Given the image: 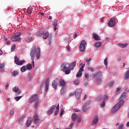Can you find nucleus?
I'll list each match as a JSON object with an SVG mask.
<instances>
[{
	"label": "nucleus",
	"instance_id": "obj_52",
	"mask_svg": "<svg viewBox=\"0 0 129 129\" xmlns=\"http://www.w3.org/2000/svg\"><path fill=\"white\" fill-rule=\"evenodd\" d=\"M121 90V88H117L116 90V93H117L118 91H120Z\"/></svg>",
	"mask_w": 129,
	"mask_h": 129
},
{
	"label": "nucleus",
	"instance_id": "obj_57",
	"mask_svg": "<svg viewBox=\"0 0 129 129\" xmlns=\"http://www.w3.org/2000/svg\"><path fill=\"white\" fill-rule=\"evenodd\" d=\"M38 104H39V102L37 101L36 103H35V107H37V106H38Z\"/></svg>",
	"mask_w": 129,
	"mask_h": 129
},
{
	"label": "nucleus",
	"instance_id": "obj_1",
	"mask_svg": "<svg viewBox=\"0 0 129 129\" xmlns=\"http://www.w3.org/2000/svg\"><path fill=\"white\" fill-rule=\"evenodd\" d=\"M30 52V57L31 58V60L32 61V64L34 65L35 64V54H36V58L37 59H40V57H41V49L39 47H38L36 49V46H33L31 49Z\"/></svg>",
	"mask_w": 129,
	"mask_h": 129
},
{
	"label": "nucleus",
	"instance_id": "obj_4",
	"mask_svg": "<svg viewBox=\"0 0 129 129\" xmlns=\"http://www.w3.org/2000/svg\"><path fill=\"white\" fill-rule=\"evenodd\" d=\"M84 67H85V64H83L81 67L80 68L79 72L77 73V75H76V77L79 78V77H81V76H82V72H83V71H84Z\"/></svg>",
	"mask_w": 129,
	"mask_h": 129
},
{
	"label": "nucleus",
	"instance_id": "obj_44",
	"mask_svg": "<svg viewBox=\"0 0 129 129\" xmlns=\"http://www.w3.org/2000/svg\"><path fill=\"white\" fill-rule=\"evenodd\" d=\"M5 42L7 44V45H10L11 44V41L8 40L7 38H5Z\"/></svg>",
	"mask_w": 129,
	"mask_h": 129
},
{
	"label": "nucleus",
	"instance_id": "obj_41",
	"mask_svg": "<svg viewBox=\"0 0 129 129\" xmlns=\"http://www.w3.org/2000/svg\"><path fill=\"white\" fill-rule=\"evenodd\" d=\"M107 99H108V96L107 95H105L104 97L103 101L105 102Z\"/></svg>",
	"mask_w": 129,
	"mask_h": 129
},
{
	"label": "nucleus",
	"instance_id": "obj_55",
	"mask_svg": "<svg viewBox=\"0 0 129 129\" xmlns=\"http://www.w3.org/2000/svg\"><path fill=\"white\" fill-rule=\"evenodd\" d=\"M90 61H91V58H89V59L87 58V59H86V62L87 63H88L89 62H90Z\"/></svg>",
	"mask_w": 129,
	"mask_h": 129
},
{
	"label": "nucleus",
	"instance_id": "obj_27",
	"mask_svg": "<svg viewBox=\"0 0 129 129\" xmlns=\"http://www.w3.org/2000/svg\"><path fill=\"white\" fill-rule=\"evenodd\" d=\"M17 75H19V71H14L12 73V76L16 77Z\"/></svg>",
	"mask_w": 129,
	"mask_h": 129
},
{
	"label": "nucleus",
	"instance_id": "obj_33",
	"mask_svg": "<svg viewBox=\"0 0 129 129\" xmlns=\"http://www.w3.org/2000/svg\"><path fill=\"white\" fill-rule=\"evenodd\" d=\"M13 91L14 92H18L19 91V87L18 86H15L13 89Z\"/></svg>",
	"mask_w": 129,
	"mask_h": 129
},
{
	"label": "nucleus",
	"instance_id": "obj_50",
	"mask_svg": "<svg viewBox=\"0 0 129 129\" xmlns=\"http://www.w3.org/2000/svg\"><path fill=\"white\" fill-rule=\"evenodd\" d=\"M113 83H114L113 81H112L109 83L108 86H112V85H113Z\"/></svg>",
	"mask_w": 129,
	"mask_h": 129
},
{
	"label": "nucleus",
	"instance_id": "obj_30",
	"mask_svg": "<svg viewBox=\"0 0 129 129\" xmlns=\"http://www.w3.org/2000/svg\"><path fill=\"white\" fill-rule=\"evenodd\" d=\"M21 72H25V71H27V66H23L21 68Z\"/></svg>",
	"mask_w": 129,
	"mask_h": 129
},
{
	"label": "nucleus",
	"instance_id": "obj_12",
	"mask_svg": "<svg viewBox=\"0 0 129 129\" xmlns=\"http://www.w3.org/2000/svg\"><path fill=\"white\" fill-rule=\"evenodd\" d=\"M49 36L52 37V34L49 33V32L47 31L46 33L43 34V39L46 40V39H48L49 38Z\"/></svg>",
	"mask_w": 129,
	"mask_h": 129
},
{
	"label": "nucleus",
	"instance_id": "obj_38",
	"mask_svg": "<svg viewBox=\"0 0 129 129\" xmlns=\"http://www.w3.org/2000/svg\"><path fill=\"white\" fill-rule=\"evenodd\" d=\"M15 50H16V45L15 44H13V46L11 48V51L12 52H14V51H15Z\"/></svg>",
	"mask_w": 129,
	"mask_h": 129
},
{
	"label": "nucleus",
	"instance_id": "obj_17",
	"mask_svg": "<svg viewBox=\"0 0 129 129\" xmlns=\"http://www.w3.org/2000/svg\"><path fill=\"white\" fill-rule=\"evenodd\" d=\"M117 46L120 48H125L127 47V43H117Z\"/></svg>",
	"mask_w": 129,
	"mask_h": 129
},
{
	"label": "nucleus",
	"instance_id": "obj_20",
	"mask_svg": "<svg viewBox=\"0 0 129 129\" xmlns=\"http://www.w3.org/2000/svg\"><path fill=\"white\" fill-rule=\"evenodd\" d=\"M60 94H65L66 93V87H62L60 91Z\"/></svg>",
	"mask_w": 129,
	"mask_h": 129
},
{
	"label": "nucleus",
	"instance_id": "obj_28",
	"mask_svg": "<svg viewBox=\"0 0 129 129\" xmlns=\"http://www.w3.org/2000/svg\"><path fill=\"white\" fill-rule=\"evenodd\" d=\"M33 68V65L31 63H29L27 65L26 69L27 70H31Z\"/></svg>",
	"mask_w": 129,
	"mask_h": 129
},
{
	"label": "nucleus",
	"instance_id": "obj_42",
	"mask_svg": "<svg viewBox=\"0 0 129 129\" xmlns=\"http://www.w3.org/2000/svg\"><path fill=\"white\" fill-rule=\"evenodd\" d=\"M15 62L16 63V64L17 63V62H19V61L20 60V59H19V58H18V56H15Z\"/></svg>",
	"mask_w": 129,
	"mask_h": 129
},
{
	"label": "nucleus",
	"instance_id": "obj_9",
	"mask_svg": "<svg viewBox=\"0 0 129 129\" xmlns=\"http://www.w3.org/2000/svg\"><path fill=\"white\" fill-rule=\"evenodd\" d=\"M59 81V79L58 78L55 79L54 81L52 82V86L54 89H57V86H58V83Z\"/></svg>",
	"mask_w": 129,
	"mask_h": 129
},
{
	"label": "nucleus",
	"instance_id": "obj_62",
	"mask_svg": "<svg viewBox=\"0 0 129 129\" xmlns=\"http://www.w3.org/2000/svg\"><path fill=\"white\" fill-rule=\"evenodd\" d=\"M70 128L72 129V127H73V123L70 124Z\"/></svg>",
	"mask_w": 129,
	"mask_h": 129
},
{
	"label": "nucleus",
	"instance_id": "obj_43",
	"mask_svg": "<svg viewBox=\"0 0 129 129\" xmlns=\"http://www.w3.org/2000/svg\"><path fill=\"white\" fill-rule=\"evenodd\" d=\"M64 109L63 108H62L61 109V111H60V116H61V115H63V113H64Z\"/></svg>",
	"mask_w": 129,
	"mask_h": 129
},
{
	"label": "nucleus",
	"instance_id": "obj_22",
	"mask_svg": "<svg viewBox=\"0 0 129 129\" xmlns=\"http://www.w3.org/2000/svg\"><path fill=\"white\" fill-rule=\"evenodd\" d=\"M124 76V79L125 80H127L129 78V71H127Z\"/></svg>",
	"mask_w": 129,
	"mask_h": 129
},
{
	"label": "nucleus",
	"instance_id": "obj_14",
	"mask_svg": "<svg viewBox=\"0 0 129 129\" xmlns=\"http://www.w3.org/2000/svg\"><path fill=\"white\" fill-rule=\"evenodd\" d=\"M56 108V105H53L51 106L50 109L48 110V114H52V112H54V110Z\"/></svg>",
	"mask_w": 129,
	"mask_h": 129
},
{
	"label": "nucleus",
	"instance_id": "obj_3",
	"mask_svg": "<svg viewBox=\"0 0 129 129\" xmlns=\"http://www.w3.org/2000/svg\"><path fill=\"white\" fill-rule=\"evenodd\" d=\"M22 35V33L17 32L16 33H14L13 35L11 40L13 42H17L18 41H20L21 40V37L20 36Z\"/></svg>",
	"mask_w": 129,
	"mask_h": 129
},
{
	"label": "nucleus",
	"instance_id": "obj_48",
	"mask_svg": "<svg viewBox=\"0 0 129 129\" xmlns=\"http://www.w3.org/2000/svg\"><path fill=\"white\" fill-rule=\"evenodd\" d=\"M59 109H55V115H57V114H58V112H59Z\"/></svg>",
	"mask_w": 129,
	"mask_h": 129
},
{
	"label": "nucleus",
	"instance_id": "obj_8",
	"mask_svg": "<svg viewBox=\"0 0 129 129\" xmlns=\"http://www.w3.org/2000/svg\"><path fill=\"white\" fill-rule=\"evenodd\" d=\"M115 25V18H111L109 21L108 26L110 27H114Z\"/></svg>",
	"mask_w": 129,
	"mask_h": 129
},
{
	"label": "nucleus",
	"instance_id": "obj_15",
	"mask_svg": "<svg viewBox=\"0 0 129 129\" xmlns=\"http://www.w3.org/2000/svg\"><path fill=\"white\" fill-rule=\"evenodd\" d=\"M37 97H38V95L37 94H34L29 99L30 102H33V101H35V100L37 99Z\"/></svg>",
	"mask_w": 129,
	"mask_h": 129
},
{
	"label": "nucleus",
	"instance_id": "obj_18",
	"mask_svg": "<svg viewBox=\"0 0 129 129\" xmlns=\"http://www.w3.org/2000/svg\"><path fill=\"white\" fill-rule=\"evenodd\" d=\"M97 121H98V116L96 115L92 121V124H96L97 123Z\"/></svg>",
	"mask_w": 129,
	"mask_h": 129
},
{
	"label": "nucleus",
	"instance_id": "obj_19",
	"mask_svg": "<svg viewBox=\"0 0 129 129\" xmlns=\"http://www.w3.org/2000/svg\"><path fill=\"white\" fill-rule=\"evenodd\" d=\"M32 120H33V119L32 118H28L27 122L26 123V126H27V127H29V126L31 125V123H32Z\"/></svg>",
	"mask_w": 129,
	"mask_h": 129
},
{
	"label": "nucleus",
	"instance_id": "obj_49",
	"mask_svg": "<svg viewBox=\"0 0 129 129\" xmlns=\"http://www.w3.org/2000/svg\"><path fill=\"white\" fill-rule=\"evenodd\" d=\"M88 70H89V71H90L91 72H93L94 71V70L93 69V68L91 67L89 68Z\"/></svg>",
	"mask_w": 129,
	"mask_h": 129
},
{
	"label": "nucleus",
	"instance_id": "obj_46",
	"mask_svg": "<svg viewBox=\"0 0 129 129\" xmlns=\"http://www.w3.org/2000/svg\"><path fill=\"white\" fill-rule=\"evenodd\" d=\"M105 105V102H104V101H103V102H102L101 104H100V106L101 107H103V106H104Z\"/></svg>",
	"mask_w": 129,
	"mask_h": 129
},
{
	"label": "nucleus",
	"instance_id": "obj_35",
	"mask_svg": "<svg viewBox=\"0 0 129 129\" xmlns=\"http://www.w3.org/2000/svg\"><path fill=\"white\" fill-rule=\"evenodd\" d=\"M33 39V37H32V36H29V37H28L26 39L27 42H30V41H32Z\"/></svg>",
	"mask_w": 129,
	"mask_h": 129
},
{
	"label": "nucleus",
	"instance_id": "obj_47",
	"mask_svg": "<svg viewBox=\"0 0 129 129\" xmlns=\"http://www.w3.org/2000/svg\"><path fill=\"white\" fill-rule=\"evenodd\" d=\"M121 96L124 97H126V92H123L121 95Z\"/></svg>",
	"mask_w": 129,
	"mask_h": 129
},
{
	"label": "nucleus",
	"instance_id": "obj_60",
	"mask_svg": "<svg viewBox=\"0 0 129 129\" xmlns=\"http://www.w3.org/2000/svg\"><path fill=\"white\" fill-rule=\"evenodd\" d=\"M77 122L79 123L80 122H81V119L80 118L78 119Z\"/></svg>",
	"mask_w": 129,
	"mask_h": 129
},
{
	"label": "nucleus",
	"instance_id": "obj_34",
	"mask_svg": "<svg viewBox=\"0 0 129 129\" xmlns=\"http://www.w3.org/2000/svg\"><path fill=\"white\" fill-rule=\"evenodd\" d=\"M0 69H5V63H0Z\"/></svg>",
	"mask_w": 129,
	"mask_h": 129
},
{
	"label": "nucleus",
	"instance_id": "obj_51",
	"mask_svg": "<svg viewBox=\"0 0 129 129\" xmlns=\"http://www.w3.org/2000/svg\"><path fill=\"white\" fill-rule=\"evenodd\" d=\"M126 97H122V96H121L119 98V100H123V99H125Z\"/></svg>",
	"mask_w": 129,
	"mask_h": 129
},
{
	"label": "nucleus",
	"instance_id": "obj_56",
	"mask_svg": "<svg viewBox=\"0 0 129 129\" xmlns=\"http://www.w3.org/2000/svg\"><path fill=\"white\" fill-rule=\"evenodd\" d=\"M57 22H54L53 23V27H57Z\"/></svg>",
	"mask_w": 129,
	"mask_h": 129
},
{
	"label": "nucleus",
	"instance_id": "obj_24",
	"mask_svg": "<svg viewBox=\"0 0 129 129\" xmlns=\"http://www.w3.org/2000/svg\"><path fill=\"white\" fill-rule=\"evenodd\" d=\"M75 66H76V61H74L71 64L70 63V69H73Z\"/></svg>",
	"mask_w": 129,
	"mask_h": 129
},
{
	"label": "nucleus",
	"instance_id": "obj_53",
	"mask_svg": "<svg viewBox=\"0 0 129 129\" xmlns=\"http://www.w3.org/2000/svg\"><path fill=\"white\" fill-rule=\"evenodd\" d=\"M123 124H121L118 126V129H123Z\"/></svg>",
	"mask_w": 129,
	"mask_h": 129
},
{
	"label": "nucleus",
	"instance_id": "obj_31",
	"mask_svg": "<svg viewBox=\"0 0 129 129\" xmlns=\"http://www.w3.org/2000/svg\"><path fill=\"white\" fill-rule=\"evenodd\" d=\"M25 62V60H19V61L16 62V64L17 65H23Z\"/></svg>",
	"mask_w": 129,
	"mask_h": 129
},
{
	"label": "nucleus",
	"instance_id": "obj_61",
	"mask_svg": "<svg viewBox=\"0 0 129 129\" xmlns=\"http://www.w3.org/2000/svg\"><path fill=\"white\" fill-rule=\"evenodd\" d=\"M73 95H74V93H71L69 94V96L70 97L73 96Z\"/></svg>",
	"mask_w": 129,
	"mask_h": 129
},
{
	"label": "nucleus",
	"instance_id": "obj_7",
	"mask_svg": "<svg viewBox=\"0 0 129 129\" xmlns=\"http://www.w3.org/2000/svg\"><path fill=\"white\" fill-rule=\"evenodd\" d=\"M90 104V101H88L85 103V105L83 106L82 110L84 112L86 111H87L88 110V106H89V105Z\"/></svg>",
	"mask_w": 129,
	"mask_h": 129
},
{
	"label": "nucleus",
	"instance_id": "obj_63",
	"mask_svg": "<svg viewBox=\"0 0 129 129\" xmlns=\"http://www.w3.org/2000/svg\"><path fill=\"white\" fill-rule=\"evenodd\" d=\"M101 22H104V17H102V18L101 19Z\"/></svg>",
	"mask_w": 129,
	"mask_h": 129
},
{
	"label": "nucleus",
	"instance_id": "obj_45",
	"mask_svg": "<svg viewBox=\"0 0 129 129\" xmlns=\"http://www.w3.org/2000/svg\"><path fill=\"white\" fill-rule=\"evenodd\" d=\"M24 118H25V116H22L20 118H19L18 120L19 121H22L24 119Z\"/></svg>",
	"mask_w": 129,
	"mask_h": 129
},
{
	"label": "nucleus",
	"instance_id": "obj_2",
	"mask_svg": "<svg viewBox=\"0 0 129 129\" xmlns=\"http://www.w3.org/2000/svg\"><path fill=\"white\" fill-rule=\"evenodd\" d=\"M60 71H63L66 75H68L71 73V69H70V63L66 62H63L60 67Z\"/></svg>",
	"mask_w": 129,
	"mask_h": 129
},
{
	"label": "nucleus",
	"instance_id": "obj_40",
	"mask_svg": "<svg viewBox=\"0 0 129 129\" xmlns=\"http://www.w3.org/2000/svg\"><path fill=\"white\" fill-rule=\"evenodd\" d=\"M27 13H28V14H30V15H31L32 14V9L28 8V9H27Z\"/></svg>",
	"mask_w": 129,
	"mask_h": 129
},
{
	"label": "nucleus",
	"instance_id": "obj_32",
	"mask_svg": "<svg viewBox=\"0 0 129 129\" xmlns=\"http://www.w3.org/2000/svg\"><path fill=\"white\" fill-rule=\"evenodd\" d=\"M80 83V81H79L78 79H76L74 81V84H75L76 85H78Z\"/></svg>",
	"mask_w": 129,
	"mask_h": 129
},
{
	"label": "nucleus",
	"instance_id": "obj_59",
	"mask_svg": "<svg viewBox=\"0 0 129 129\" xmlns=\"http://www.w3.org/2000/svg\"><path fill=\"white\" fill-rule=\"evenodd\" d=\"M9 88V83H7V84L6 85L5 89H8Z\"/></svg>",
	"mask_w": 129,
	"mask_h": 129
},
{
	"label": "nucleus",
	"instance_id": "obj_16",
	"mask_svg": "<svg viewBox=\"0 0 129 129\" xmlns=\"http://www.w3.org/2000/svg\"><path fill=\"white\" fill-rule=\"evenodd\" d=\"M49 83H50V82H49V78H47L46 82H45V90L46 91H48V90H49Z\"/></svg>",
	"mask_w": 129,
	"mask_h": 129
},
{
	"label": "nucleus",
	"instance_id": "obj_54",
	"mask_svg": "<svg viewBox=\"0 0 129 129\" xmlns=\"http://www.w3.org/2000/svg\"><path fill=\"white\" fill-rule=\"evenodd\" d=\"M14 113H15V111L12 110V111H10L11 115H14Z\"/></svg>",
	"mask_w": 129,
	"mask_h": 129
},
{
	"label": "nucleus",
	"instance_id": "obj_64",
	"mask_svg": "<svg viewBox=\"0 0 129 129\" xmlns=\"http://www.w3.org/2000/svg\"><path fill=\"white\" fill-rule=\"evenodd\" d=\"M126 126H129V121H128L126 124Z\"/></svg>",
	"mask_w": 129,
	"mask_h": 129
},
{
	"label": "nucleus",
	"instance_id": "obj_11",
	"mask_svg": "<svg viewBox=\"0 0 129 129\" xmlns=\"http://www.w3.org/2000/svg\"><path fill=\"white\" fill-rule=\"evenodd\" d=\"M59 86H61L62 87H66V83L65 82V81L62 79H60L59 80Z\"/></svg>",
	"mask_w": 129,
	"mask_h": 129
},
{
	"label": "nucleus",
	"instance_id": "obj_5",
	"mask_svg": "<svg viewBox=\"0 0 129 129\" xmlns=\"http://www.w3.org/2000/svg\"><path fill=\"white\" fill-rule=\"evenodd\" d=\"M86 44V42L85 40H82L80 44L79 45V49L81 52H84L85 50V45Z\"/></svg>",
	"mask_w": 129,
	"mask_h": 129
},
{
	"label": "nucleus",
	"instance_id": "obj_58",
	"mask_svg": "<svg viewBox=\"0 0 129 129\" xmlns=\"http://www.w3.org/2000/svg\"><path fill=\"white\" fill-rule=\"evenodd\" d=\"M39 16H40L41 17H44V13L40 12L39 13Z\"/></svg>",
	"mask_w": 129,
	"mask_h": 129
},
{
	"label": "nucleus",
	"instance_id": "obj_25",
	"mask_svg": "<svg viewBox=\"0 0 129 129\" xmlns=\"http://www.w3.org/2000/svg\"><path fill=\"white\" fill-rule=\"evenodd\" d=\"M102 45V43H101V42L100 41L97 42L95 43V46L97 48H99V47H101Z\"/></svg>",
	"mask_w": 129,
	"mask_h": 129
},
{
	"label": "nucleus",
	"instance_id": "obj_36",
	"mask_svg": "<svg viewBox=\"0 0 129 129\" xmlns=\"http://www.w3.org/2000/svg\"><path fill=\"white\" fill-rule=\"evenodd\" d=\"M22 98V96H18V97H16L14 98V99H16V101H19V100H20Z\"/></svg>",
	"mask_w": 129,
	"mask_h": 129
},
{
	"label": "nucleus",
	"instance_id": "obj_23",
	"mask_svg": "<svg viewBox=\"0 0 129 129\" xmlns=\"http://www.w3.org/2000/svg\"><path fill=\"white\" fill-rule=\"evenodd\" d=\"M71 117L73 121H75V120L77 119L78 116L76 113H73L72 114Z\"/></svg>",
	"mask_w": 129,
	"mask_h": 129
},
{
	"label": "nucleus",
	"instance_id": "obj_29",
	"mask_svg": "<svg viewBox=\"0 0 129 129\" xmlns=\"http://www.w3.org/2000/svg\"><path fill=\"white\" fill-rule=\"evenodd\" d=\"M45 33V32L44 31H40L39 32H38L37 34L38 37H42V36H43V35H44V33Z\"/></svg>",
	"mask_w": 129,
	"mask_h": 129
},
{
	"label": "nucleus",
	"instance_id": "obj_21",
	"mask_svg": "<svg viewBox=\"0 0 129 129\" xmlns=\"http://www.w3.org/2000/svg\"><path fill=\"white\" fill-rule=\"evenodd\" d=\"M93 35V38L95 39V40H96L97 41H100V37L97 34L94 33Z\"/></svg>",
	"mask_w": 129,
	"mask_h": 129
},
{
	"label": "nucleus",
	"instance_id": "obj_13",
	"mask_svg": "<svg viewBox=\"0 0 129 129\" xmlns=\"http://www.w3.org/2000/svg\"><path fill=\"white\" fill-rule=\"evenodd\" d=\"M81 92H82V90L81 88H79L76 90L75 94H76L77 97H79L80 94H81Z\"/></svg>",
	"mask_w": 129,
	"mask_h": 129
},
{
	"label": "nucleus",
	"instance_id": "obj_39",
	"mask_svg": "<svg viewBox=\"0 0 129 129\" xmlns=\"http://www.w3.org/2000/svg\"><path fill=\"white\" fill-rule=\"evenodd\" d=\"M104 64L105 66H107V57H106L104 60Z\"/></svg>",
	"mask_w": 129,
	"mask_h": 129
},
{
	"label": "nucleus",
	"instance_id": "obj_6",
	"mask_svg": "<svg viewBox=\"0 0 129 129\" xmlns=\"http://www.w3.org/2000/svg\"><path fill=\"white\" fill-rule=\"evenodd\" d=\"M33 120L36 124H38V123H41V120L40 118H39V115H38L37 114H35L33 117Z\"/></svg>",
	"mask_w": 129,
	"mask_h": 129
},
{
	"label": "nucleus",
	"instance_id": "obj_26",
	"mask_svg": "<svg viewBox=\"0 0 129 129\" xmlns=\"http://www.w3.org/2000/svg\"><path fill=\"white\" fill-rule=\"evenodd\" d=\"M123 103H124V101L122 100H120V101L118 102V103H117V104L116 105H118V106H119L120 108V106H121V105H122Z\"/></svg>",
	"mask_w": 129,
	"mask_h": 129
},
{
	"label": "nucleus",
	"instance_id": "obj_10",
	"mask_svg": "<svg viewBox=\"0 0 129 129\" xmlns=\"http://www.w3.org/2000/svg\"><path fill=\"white\" fill-rule=\"evenodd\" d=\"M119 106H118V105H115L114 106V107H113L112 109H111V111L112 112V113H115V112H116L119 109Z\"/></svg>",
	"mask_w": 129,
	"mask_h": 129
},
{
	"label": "nucleus",
	"instance_id": "obj_37",
	"mask_svg": "<svg viewBox=\"0 0 129 129\" xmlns=\"http://www.w3.org/2000/svg\"><path fill=\"white\" fill-rule=\"evenodd\" d=\"M85 78H86V81H88V78H89V75L88 74H85Z\"/></svg>",
	"mask_w": 129,
	"mask_h": 129
}]
</instances>
